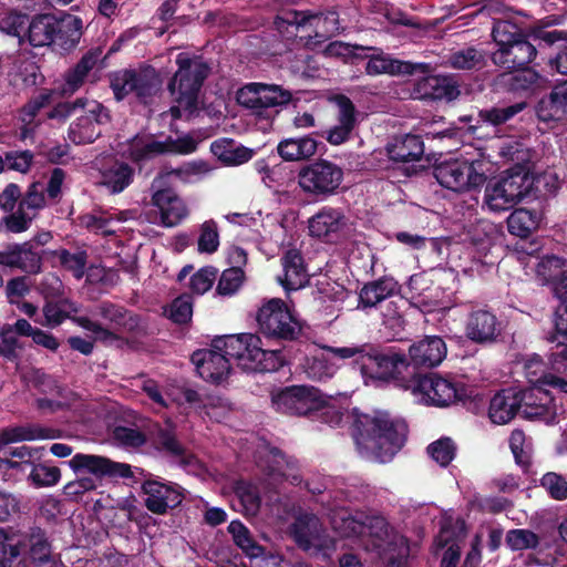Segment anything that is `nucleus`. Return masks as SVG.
I'll list each match as a JSON object with an SVG mask.
<instances>
[{"label": "nucleus", "instance_id": "obj_1", "mask_svg": "<svg viewBox=\"0 0 567 567\" xmlns=\"http://www.w3.org/2000/svg\"><path fill=\"white\" fill-rule=\"evenodd\" d=\"M326 352L339 359L353 358V363L364 379L378 381H408L414 377L404 353L394 348H381L372 343L353 347H324Z\"/></svg>", "mask_w": 567, "mask_h": 567}, {"label": "nucleus", "instance_id": "obj_2", "mask_svg": "<svg viewBox=\"0 0 567 567\" xmlns=\"http://www.w3.org/2000/svg\"><path fill=\"white\" fill-rule=\"evenodd\" d=\"M357 445L375 454L381 462L390 461L404 445L408 425L388 413L358 414L352 424Z\"/></svg>", "mask_w": 567, "mask_h": 567}, {"label": "nucleus", "instance_id": "obj_3", "mask_svg": "<svg viewBox=\"0 0 567 567\" xmlns=\"http://www.w3.org/2000/svg\"><path fill=\"white\" fill-rule=\"evenodd\" d=\"M492 38L498 47L492 61L503 69L527 66L537 56L536 44L529 34L512 21L494 18Z\"/></svg>", "mask_w": 567, "mask_h": 567}, {"label": "nucleus", "instance_id": "obj_4", "mask_svg": "<svg viewBox=\"0 0 567 567\" xmlns=\"http://www.w3.org/2000/svg\"><path fill=\"white\" fill-rule=\"evenodd\" d=\"M176 64L178 70L167 89L174 102L184 105L192 115L197 110L198 95L210 73V65L202 56L190 58L184 53L177 55Z\"/></svg>", "mask_w": 567, "mask_h": 567}, {"label": "nucleus", "instance_id": "obj_5", "mask_svg": "<svg viewBox=\"0 0 567 567\" xmlns=\"http://www.w3.org/2000/svg\"><path fill=\"white\" fill-rule=\"evenodd\" d=\"M110 87L117 102L133 94L143 105H151L154 96L162 89V79L158 71L150 64L138 68L121 69L109 74Z\"/></svg>", "mask_w": 567, "mask_h": 567}, {"label": "nucleus", "instance_id": "obj_6", "mask_svg": "<svg viewBox=\"0 0 567 567\" xmlns=\"http://www.w3.org/2000/svg\"><path fill=\"white\" fill-rule=\"evenodd\" d=\"M258 331L269 341L278 343L299 341L303 328L287 303L274 298L264 303L257 311Z\"/></svg>", "mask_w": 567, "mask_h": 567}, {"label": "nucleus", "instance_id": "obj_7", "mask_svg": "<svg viewBox=\"0 0 567 567\" xmlns=\"http://www.w3.org/2000/svg\"><path fill=\"white\" fill-rule=\"evenodd\" d=\"M344 178L343 168L334 162L318 158L301 166L297 174L300 189L318 200L337 195Z\"/></svg>", "mask_w": 567, "mask_h": 567}, {"label": "nucleus", "instance_id": "obj_8", "mask_svg": "<svg viewBox=\"0 0 567 567\" xmlns=\"http://www.w3.org/2000/svg\"><path fill=\"white\" fill-rule=\"evenodd\" d=\"M544 367L540 357L535 355L525 363L526 375L533 386L518 391L522 416L532 421L546 423L555 419L554 395L545 384L538 383L537 370Z\"/></svg>", "mask_w": 567, "mask_h": 567}, {"label": "nucleus", "instance_id": "obj_9", "mask_svg": "<svg viewBox=\"0 0 567 567\" xmlns=\"http://www.w3.org/2000/svg\"><path fill=\"white\" fill-rule=\"evenodd\" d=\"M482 162L470 163L466 159L451 158L439 162L433 167V175L441 186L453 192H465L483 186L487 176Z\"/></svg>", "mask_w": 567, "mask_h": 567}, {"label": "nucleus", "instance_id": "obj_10", "mask_svg": "<svg viewBox=\"0 0 567 567\" xmlns=\"http://www.w3.org/2000/svg\"><path fill=\"white\" fill-rule=\"evenodd\" d=\"M236 100L257 117L270 120L274 117L272 109L289 104L292 94L280 85L252 82L237 91Z\"/></svg>", "mask_w": 567, "mask_h": 567}, {"label": "nucleus", "instance_id": "obj_11", "mask_svg": "<svg viewBox=\"0 0 567 567\" xmlns=\"http://www.w3.org/2000/svg\"><path fill=\"white\" fill-rule=\"evenodd\" d=\"M272 405L278 412L289 415H311L324 406L320 391L309 385H291L272 394Z\"/></svg>", "mask_w": 567, "mask_h": 567}, {"label": "nucleus", "instance_id": "obj_12", "mask_svg": "<svg viewBox=\"0 0 567 567\" xmlns=\"http://www.w3.org/2000/svg\"><path fill=\"white\" fill-rule=\"evenodd\" d=\"M44 255L45 250L34 247L31 241L10 243L0 249V267L28 276L39 275L43 270Z\"/></svg>", "mask_w": 567, "mask_h": 567}, {"label": "nucleus", "instance_id": "obj_13", "mask_svg": "<svg viewBox=\"0 0 567 567\" xmlns=\"http://www.w3.org/2000/svg\"><path fill=\"white\" fill-rule=\"evenodd\" d=\"M362 51H373L372 54L364 56L368 59L364 70L370 76L388 74L391 76H415L417 73H426L431 70V64L425 62L402 61L384 53L379 48L355 47Z\"/></svg>", "mask_w": 567, "mask_h": 567}, {"label": "nucleus", "instance_id": "obj_14", "mask_svg": "<svg viewBox=\"0 0 567 567\" xmlns=\"http://www.w3.org/2000/svg\"><path fill=\"white\" fill-rule=\"evenodd\" d=\"M351 225L340 208L322 207L309 219V234L327 244H339L349 238Z\"/></svg>", "mask_w": 567, "mask_h": 567}, {"label": "nucleus", "instance_id": "obj_15", "mask_svg": "<svg viewBox=\"0 0 567 567\" xmlns=\"http://www.w3.org/2000/svg\"><path fill=\"white\" fill-rule=\"evenodd\" d=\"M413 389L423 394L431 405L447 406L456 400H462L464 395L463 388L456 383L444 379L435 373L421 374L414 372Z\"/></svg>", "mask_w": 567, "mask_h": 567}, {"label": "nucleus", "instance_id": "obj_16", "mask_svg": "<svg viewBox=\"0 0 567 567\" xmlns=\"http://www.w3.org/2000/svg\"><path fill=\"white\" fill-rule=\"evenodd\" d=\"M19 545L34 567H62L52 554V543L44 528L33 525L17 534Z\"/></svg>", "mask_w": 567, "mask_h": 567}, {"label": "nucleus", "instance_id": "obj_17", "mask_svg": "<svg viewBox=\"0 0 567 567\" xmlns=\"http://www.w3.org/2000/svg\"><path fill=\"white\" fill-rule=\"evenodd\" d=\"M146 495L144 506L153 514L165 515L168 509L179 506L184 499L182 487L176 483H166L159 478H148L142 484Z\"/></svg>", "mask_w": 567, "mask_h": 567}, {"label": "nucleus", "instance_id": "obj_18", "mask_svg": "<svg viewBox=\"0 0 567 567\" xmlns=\"http://www.w3.org/2000/svg\"><path fill=\"white\" fill-rule=\"evenodd\" d=\"M153 446L161 455L188 472L202 470L198 457L177 439L173 430L159 427L153 436Z\"/></svg>", "mask_w": 567, "mask_h": 567}, {"label": "nucleus", "instance_id": "obj_19", "mask_svg": "<svg viewBox=\"0 0 567 567\" xmlns=\"http://www.w3.org/2000/svg\"><path fill=\"white\" fill-rule=\"evenodd\" d=\"M68 463L75 473L87 472L96 478H128L133 476L131 465L114 462L101 455L76 453Z\"/></svg>", "mask_w": 567, "mask_h": 567}, {"label": "nucleus", "instance_id": "obj_20", "mask_svg": "<svg viewBox=\"0 0 567 567\" xmlns=\"http://www.w3.org/2000/svg\"><path fill=\"white\" fill-rule=\"evenodd\" d=\"M432 69L426 73H417L412 96L425 101H446L451 102L458 97L460 87L453 76L432 75Z\"/></svg>", "mask_w": 567, "mask_h": 567}, {"label": "nucleus", "instance_id": "obj_21", "mask_svg": "<svg viewBox=\"0 0 567 567\" xmlns=\"http://www.w3.org/2000/svg\"><path fill=\"white\" fill-rule=\"evenodd\" d=\"M447 354L445 341L439 336H426L409 348L410 372L416 369H432L441 364Z\"/></svg>", "mask_w": 567, "mask_h": 567}, {"label": "nucleus", "instance_id": "obj_22", "mask_svg": "<svg viewBox=\"0 0 567 567\" xmlns=\"http://www.w3.org/2000/svg\"><path fill=\"white\" fill-rule=\"evenodd\" d=\"M258 343H261L258 334L239 333L216 337L212 347L227 355L229 361L235 360L244 370V363H250Z\"/></svg>", "mask_w": 567, "mask_h": 567}, {"label": "nucleus", "instance_id": "obj_23", "mask_svg": "<svg viewBox=\"0 0 567 567\" xmlns=\"http://www.w3.org/2000/svg\"><path fill=\"white\" fill-rule=\"evenodd\" d=\"M190 361L196 367L199 377L212 383H220L230 372L229 358L213 347L195 351Z\"/></svg>", "mask_w": 567, "mask_h": 567}, {"label": "nucleus", "instance_id": "obj_24", "mask_svg": "<svg viewBox=\"0 0 567 567\" xmlns=\"http://www.w3.org/2000/svg\"><path fill=\"white\" fill-rule=\"evenodd\" d=\"M466 337L478 344L495 342L502 328L497 317L485 309L474 310L466 321Z\"/></svg>", "mask_w": 567, "mask_h": 567}, {"label": "nucleus", "instance_id": "obj_25", "mask_svg": "<svg viewBox=\"0 0 567 567\" xmlns=\"http://www.w3.org/2000/svg\"><path fill=\"white\" fill-rule=\"evenodd\" d=\"M10 85L19 93H33L45 83L40 65L30 58L18 59L9 73Z\"/></svg>", "mask_w": 567, "mask_h": 567}, {"label": "nucleus", "instance_id": "obj_26", "mask_svg": "<svg viewBox=\"0 0 567 567\" xmlns=\"http://www.w3.org/2000/svg\"><path fill=\"white\" fill-rule=\"evenodd\" d=\"M151 203L158 209L164 227L177 226L188 213L183 199L172 188L154 192Z\"/></svg>", "mask_w": 567, "mask_h": 567}, {"label": "nucleus", "instance_id": "obj_27", "mask_svg": "<svg viewBox=\"0 0 567 567\" xmlns=\"http://www.w3.org/2000/svg\"><path fill=\"white\" fill-rule=\"evenodd\" d=\"M256 457L258 467L270 477H284L287 468L296 466L292 457L266 441L259 446Z\"/></svg>", "mask_w": 567, "mask_h": 567}, {"label": "nucleus", "instance_id": "obj_28", "mask_svg": "<svg viewBox=\"0 0 567 567\" xmlns=\"http://www.w3.org/2000/svg\"><path fill=\"white\" fill-rule=\"evenodd\" d=\"M319 144L313 134L286 137L278 143L277 153L284 162H305L318 153Z\"/></svg>", "mask_w": 567, "mask_h": 567}, {"label": "nucleus", "instance_id": "obj_29", "mask_svg": "<svg viewBox=\"0 0 567 567\" xmlns=\"http://www.w3.org/2000/svg\"><path fill=\"white\" fill-rule=\"evenodd\" d=\"M320 17L310 10L281 9L274 19V27L288 41L295 40L300 29L312 25V20Z\"/></svg>", "mask_w": 567, "mask_h": 567}, {"label": "nucleus", "instance_id": "obj_30", "mask_svg": "<svg viewBox=\"0 0 567 567\" xmlns=\"http://www.w3.org/2000/svg\"><path fill=\"white\" fill-rule=\"evenodd\" d=\"M385 150L388 157L394 163L415 162L424 154V142L420 135L405 134L395 136Z\"/></svg>", "mask_w": 567, "mask_h": 567}, {"label": "nucleus", "instance_id": "obj_31", "mask_svg": "<svg viewBox=\"0 0 567 567\" xmlns=\"http://www.w3.org/2000/svg\"><path fill=\"white\" fill-rule=\"evenodd\" d=\"M518 391L513 388L502 389L489 402L488 416L495 424L511 422L519 410Z\"/></svg>", "mask_w": 567, "mask_h": 567}, {"label": "nucleus", "instance_id": "obj_32", "mask_svg": "<svg viewBox=\"0 0 567 567\" xmlns=\"http://www.w3.org/2000/svg\"><path fill=\"white\" fill-rule=\"evenodd\" d=\"M532 167L533 164L529 161L517 163L507 168L499 177L509 189V194L516 195L519 202L527 197L533 190L535 178Z\"/></svg>", "mask_w": 567, "mask_h": 567}, {"label": "nucleus", "instance_id": "obj_33", "mask_svg": "<svg viewBox=\"0 0 567 567\" xmlns=\"http://www.w3.org/2000/svg\"><path fill=\"white\" fill-rule=\"evenodd\" d=\"M399 290L400 286L394 278L383 276L363 285L359 292V306L363 309L375 307Z\"/></svg>", "mask_w": 567, "mask_h": 567}, {"label": "nucleus", "instance_id": "obj_34", "mask_svg": "<svg viewBox=\"0 0 567 567\" xmlns=\"http://www.w3.org/2000/svg\"><path fill=\"white\" fill-rule=\"evenodd\" d=\"M54 33L52 45H56L62 50H71L76 47L82 35L81 18L64 13L60 17L55 16Z\"/></svg>", "mask_w": 567, "mask_h": 567}, {"label": "nucleus", "instance_id": "obj_35", "mask_svg": "<svg viewBox=\"0 0 567 567\" xmlns=\"http://www.w3.org/2000/svg\"><path fill=\"white\" fill-rule=\"evenodd\" d=\"M285 271L284 279H280L286 290H298L308 282L305 260L301 252L297 249H289L281 258Z\"/></svg>", "mask_w": 567, "mask_h": 567}, {"label": "nucleus", "instance_id": "obj_36", "mask_svg": "<svg viewBox=\"0 0 567 567\" xmlns=\"http://www.w3.org/2000/svg\"><path fill=\"white\" fill-rule=\"evenodd\" d=\"M97 55L91 51L86 52L78 63L64 74V82L59 87L62 96L74 94L83 84L89 72L95 66Z\"/></svg>", "mask_w": 567, "mask_h": 567}, {"label": "nucleus", "instance_id": "obj_37", "mask_svg": "<svg viewBox=\"0 0 567 567\" xmlns=\"http://www.w3.org/2000/svg\"><path fill=\"white\" fill-rule=\"evenodd\" d=\"M509 70L511 72L503 73L498 78L499 84L507 91L514 93L526 92L539 85L540 74L528 65Z\"/></svg>", "mask_w": 567, "mask_h": 567}, {"label": "nucleus", "instance_id": "obj_38", "mask_svg": "<svg viewBox=\"0 0 567 567\" xmlns=\"http://www.w3.org/2000/svg\"><path fill=\"white\" fill-rule=\"evenodd\" d=\"M128 158L136 164L140 168L142 165L159 155L167 154V148L164 141L144 140L134 136L128 146Z\"/></svg>", "mask_w": 567, "mask_h": 567}, {"label": "nucleus", "instance_id": "obj_39", "mask_svg": "<svg viewBox=\"0 0 567 567\" xmlns=\"http://www.w3.org/2000/svg\"><path fill=\"white\" fill-rule=\"evenodd\" d=\"M55 16L52 13L35 14L28 28L29 43L34 48L52 45Z\"/></svg>", "mask_w": 567, "mask_h": 567}, {"label": "nucleus", "instance_id": "obj_40", "mask_svg": "<svg viewBox=\"0 0 567 567\" xmlns=\"http://www.w3.org/2000/svg\"><path fill=\"white\" fill-rule=\"evenodd\" d=\"M484 202L493 212L508 210L519 203L516 195L509 194V189L499 178L486 184Z\"/></svg>", "mask_w": 567, "mask_h": 567}, {"label": "nucleus", "instance_id": "obj_41", "mask_svg": "<svg viewBox=\"0 0 567 567\" xmlns=\"http://www.w3.org/2000/svg\"><path fill=\"white\" fill-rule=\"evenodd\" d=\"M539 214L527 208H517L507 217L509 234L519 238H527L538 228Z\"/></svg>", "mask_w": 567, "mask_h": 567}, {"label": "nucleus", "instance_id": "obj_42", "mask_svg": "<svg viewBox=\"0 0 567 567\" xmlns=\"http://www.w3.org/2000/svg\"><path fill=\"white\" fill-rule=\"evenodd\" d=\"M134 169L125 162L115 161L102 172L103 185L113 194L123 192L133 182Z\"/></svg>", "mask_w": 567, "mask_h": 567}, {"label": "nucleus", "instance_id": "obj_43", "mask_svg": "<svg viewBox=\"0 0 567 567\" xmlns=\"http://www.w3.org/2000/svg\"><path fill=\"white\" fill-rule=\"evenodd\" d=\"M250 363H244V370L254 372L278 371L285 364L281 350H265L261 343L255 348Z\"/></svg>", "mask_w": 567, "mask_h": 567}, {"label": "nucleus", "instance_id": "obj_44", "mask_svg": "<svg viewBox=\"0 0 567 567\" xmlns=\"http://www.w3.org/2000/svg\"><path fill=\"white\" fill-rule=\"evenodd\" d=\"M17 535L0 528V567H27Z\"/></svg>", "mask_w": 567, "mask_h": 567}, {"label": "nucleus", "instance_id": "obj_45", "mask_svg": "<svg viewBox=\"0 0 567 567\" xmlns=\"http://www.w3.org/2000/svg\"><path fill=\"white\" fill-rule=\"evenodd\" d=\"M42 311L47 324L50 327H56L63 323L64 320H71V318H74L75 316H71L70 312L76 313L79 311V306L76 302L68 298H62L58 301L47 299Z\"/></svg>", "mask_w": 567, "mask_h": 567}, {"label": "nucleus", "instance_id": "obj_46", "mask_svg": "<svg viewBox=\"0 0 567 567\" xmlns=\"http://www.w3.org/2000/svg\"><path fill=\"white\" fill-rule=\"evenodd\" d=\"M234 543L249 557L256 558L262 555L264 547L252 538L250 530L239 519L230 522L227 527Z\"/></svg>", "mask_w": 567, "mask_h": 567}, {"label": "nucleus", "instance_id": "obj_47", "mask_svg": "<svg viewBox=\"0 0 567 567\" xmlns=\"http://www.w3.org/2000/svg\"><path fill=\"white\" fill-rule=\"evenodd\" d=\"M536 114L542 122H563L567 118V110L554 90L539 100Z\"/></svg>", "mask_w": 567, "mask_h": 567}, {"label": "nucleus", "instance_id": "obj_48", "mask_svg": "<svg viewBox=\"0 0 567 567\" xmlns=\"http://www.w3.org/2000/svg\"><path fill=\"white\" fill-rule=\"evenodd\" d=\"M527 103L525 101L516 102L509 105L493 106L480 111V118L493 126H499L512 120L515 115L525 110Z\"/></svg>", "mask_w": 567, "mask_h": 567}, {"label": "nucleus", "instance_id": "obj_49", "mask_svg": "<svg viewBox=\"0 0 567 567\" xmlns=\"http://www.w3.org/2000/svg\"><path fill=\"white\" fill-rule=\"evenodd\" d=\"M449 63L458 70H480L486 64L485 53L474 47H468L450 54Z\"/></svg>", "mask_w": 567, "mask_h": 567}, {"label": "nucleus", "instance_id": "obj_50", "mask_svg": "<svg viewBox=\"0 0 567 567\" xmlns=\"http://www.w3.org/2000/svg\"><path fill=\"white\" fill-rule=\"evenodd\" d=\"M54 255L59 258L61 266L71 271L74 278L78 280L83 278L89 259L86 250L81 249L76 252H71L68 249L62 248L60 250H55Z\"/></svg>", "mask_w": 567, "mask_h": 567}, {"label": "nucleus", "instance_id": "obj_51", "mask_svg": "<svg viewBox=\"0 0 567 567\" xmlns=\"http://www.w3.org/2000/svg\"><path fill=\"white\" fill-rule=\"evenodd\" d=\"M567 260L555 255L545 256L537 265V275L553 286L566 275Z\"/></svg>", "mask_w": 567, "mask_h": 567}, {"label": "nucleus", "instance_id": "obj_52", "mask_svg": "<svg viewBox=\"0 0 567 567\" xmlns=\"http://www.w3.org/2000/svg\"><path fill=\"white\" fill-rule=\"evenodd\" d=\"M101 136V131L85 116L70 125L69 138L76 145L90 144Z\"/></svg>", "mask_w": 567, "mask_h": 567}, {"label": "nucleus", "instance_id": "obj_53", "mask_svg": "<svg viewBox=\"0 0 567 567\" xmlns=\"http://www.w3.org/2000/svg\"><path fill=\"white\" fill-rule=\"evenodd\" d=\"M235 494L246 513L255 515L259 512L261 498L255 485L246 481H238L235 485Z\"/></svg>", "mask_w": 567, "mask_h": 567}, {"label": "nucleus", "instance_id": "obj_54", "mask_svg": "<svg viewBox=\"0 0 567 567\" xmlns=\"http://www.w3.org/2000/svg\"><path fill=\"white\" fill-rule=\"evenodd\" d=\"M212 152L228 165H240L248 162L254 152L250 148L240 146L227 150L224 143L215 141L210 145Z\"/></svg>", "mask_w": 567, "mask_h": 567}, {"label": "nucleus", "instance_id": "obj_55", "mask_svg": "<svg viewBox=\"0 0 567 567\" xmlns=\"http://www.w3.org/2000/svg\"><path fill=\"white\" fill-rule=\"evenodd\" d=\"M14 442L33 441V440H53L59 436V431L51 427L40 425H18L10 426Z\"/></svg>", "mask_w": 567, "mask_h": 567}, {"label": "nucleus", "instance_id": "obj_56", "mask_svg": "<svg viewBox=\"0 0 567 567\" xmlns=\"http://www.w3.org/2000/svg\"><path fill=\"white\" fill-rule=\"evenodd\" d=\"M506 545L512 550L535 549L539 546V536L530 529H511L505 537Z\"/></svg>", "mask_w": 567, "mask_h": 567}, {"label": "nucleus", "instance_id": "obj_57", "mask_svg": "<svg viewBox=\"0 0 567 567\" xmlns=\"http://www.w3.org/2000/svg\"><path fill=\"white\" fill-rule=\"evenodd\" d=\"M429 455L441 466L446 467L455 457L456 446L451 437L443 436L427 446Z\"/></svg>", "mask_w": 567, "mask_h": 567}, {"label": "nucleus", "instance_id": "obj_58", "mask_svg": "<svg viewBox=\"0 0 567 567\" xmlns=\"http://www.w3.org/2000/svg\"><path fill=\"white\" fill-rule=\"evenodd\" d=\"M34 216H30L24 208H17L11 213H6L1 219V224L7 233L21 234L27 231L33 221Z\"/></svg>", "mask_w": 567, "mask_h": 567}, {"label": "nucleus", "instance_id": "obj_59", "mask_svg": "<svg viewBox=\"0 0 567 567\" xmlns=\"http://www.w3.org/2000/svg\"><path fill=\"white\" fill-rule=\"evenodd\" d=\"M167 317L177 324H185L190 321L193 316L192 299L187 295H182L175 298L172 303L165 309Z\"/></svg>", "mask_w": 567, "mask_h": 567}, {"label": "nucleus", "instance_id": "obj_60", "mask_svg": "<svg viewBox=\"0 0 567 567\" xmlns=\"http://www.w3.org/2000/svg\"><path fill=\"white\" fill-rule=\"evenodd\" d=\"M245 272L239 267H230L221 272L216 291L221 296L235 293L243 284Z\"/></svg>", "mask_w": 567, "mask_h": 567}, {"label": "nucleus", "instance_id": "obj_61", "mask_svg": "<svg viewBox=\"0 0 567 567\" xmlns=\"http://www.w3.org/2000/svg\"><path fill=\"white\" fill-rule=\"evenodd\" d=\"M334 371L333 364L330 363L324 354L315 355L307 360L306 373L312 380L323 381L330 379Z\"/></svg>", "mask_w": 567, "mask_h": 567}, {"label": "nucleus", "instance_id": "obj_62", "mask_svg": "<svg viewBox=\"0 0 567 567\" xmlns=\"http://www.w3.org/2000/svg\"><path fill=\"white\" fill-rule=\"evenodd\" d=\"M61 477V471L56 466L45 464L34 465L29 478L35 487L54 486Z\"/></svg>", "mask_w": 567, "mask_h": 567}, {"label": "nucleus", "instance_id": "obj_63", "mask_svg": "<svg viewBox=\"0 0 567 567\" xmlns=\"http://www.w3.org/2000/svg\"><path fill=\"white\" fill-rule=\"evenodd\" d=\"M38 95L32 96L21 109L23 121L31 122L39 112L51 103L53 90L39 87Z\"/></svg>", "mask_w": 567, "mask_h": 567}, {"label": "nucleus", "instance_id": "obj_64", "mask_svg": "<svg viewBox=\"0 0 567 567\" xmlns=\"http://www.w3.org/2000/svg\"><path fill=\"white\" fill-rule=\"evenodd\" d=\"M540 485L547 491L551 498L556 501L567 498V481L564 476L548 472L542 477Z\"/></svg>", "mask_w": 567, "mask_h": 567}]
</instances>
